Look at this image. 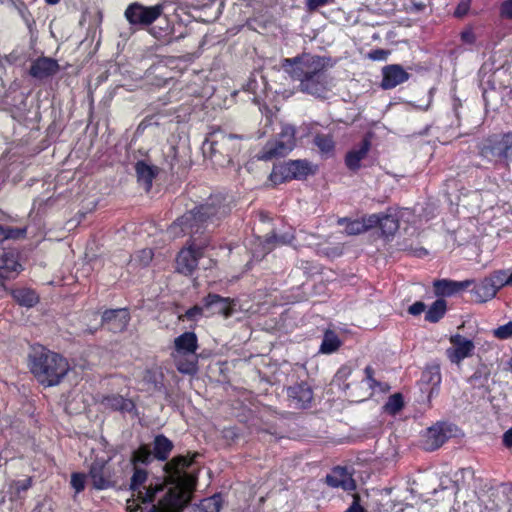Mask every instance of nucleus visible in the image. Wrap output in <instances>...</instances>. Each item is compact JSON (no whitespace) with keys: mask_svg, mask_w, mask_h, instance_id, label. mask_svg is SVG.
<instances>
[{"mask_svg":"<svg viewBox=\"0 0 512 512\" xmlns=\"http://www.w3.org/2000/svg\"><path fill=\"white\" fill-rule=\"evenodd\" d=\"M158 171V167L149 165L143 160H140L135 164L137 181L143 185L146 192L150 191L153 180L157 176Z\"/></svg>","mask_w":512,"mask_h":512,"instance_id":"5701e85b","label":"nucleus"},{"mask_svg":"<svg viewBox=\"0 0 512 512\" xmlns=\"http://www.w3.org/2000/svg\"><path fill=\"white\" fill-rule=\"evenodd\" d=\"M424 8H425V4L422 2L413 3V5H412V11H415V12H421L424 10Z\"/></svg>","mask_w":512,"mask_h":512,"instance_id":"e2e57ef3","label":"nucleus"},{"mask_svg":"<svg viewBox=\"0 0 512 512\" xmlns=\"http://www.w3.org/2000/svg\"><path fill=\"white\" fill-rule=\"evenodd\" d=\"M11 295L19 305L27 308L35 306L39 301V297L36 292L29 288L12 290Z\"/></svg>","mask_w":512,"mask_h":512,"instance_id":"cd10ccee","label":"nucleus"},{"mask_svg":"<svg viewBox=\"0 0 512 512\" xmlns=\"http://www.w3.org/2000/svg\"><path fill=\"white\" fill-rule=\"evenodd\" d=\"M229 212L230 208L219 197H210L208 202L186 212L169 227L168 231L174 237L189 234L192 238L190 246L177 256L176 269L179 273L191 275L194 272L208 246V238L202 236L212 232Z\"/></svg>","mask_w":512,"mask_h":512,"instance_id":"f03ea898","label":"nucleus"},{"mask_svg":"<svg viewBox=\"0 0 512 512\" xmlns=\"http://www.w3.org/2000/svg\"><path fill=\"white\" fill-rule=\"evenodd\" d=\"M326 482L333 488H341L344 491H353L356 488L355 480L351 473L344 467H335L330 474L326 476Z\"/></svg>","mask_w":512,"mask_h":512,"instance_id":"a211bd4d","label":"nucleus"},{"mask_svg":"<svg viewBox=\"0 0 512 512\" xmlns=\"http://www.w3.org/2000/svg\"><path fill=\"white\" fill-rule=\"evenodd\" d=\"M490 376V371L486 365H480L476 368L474 373L468 378L469 384L473 388H483L487 385Z\"/></svg>","mask_w":512,"mask_h":512,"instance_id":"7c9ffc66","label":"nucleus"},{"mask_svg":"<svg viewBox=\"0 0 512 512\" xmlns=\"http://www.w3.org/2000/svg\"><path fill=\"white\" fill-rule=\"evenodd\" d=\"M219 136L220 139H211L204 143V152L209 151L213 161L224 166L231 163L233 155L239 151V148L234 143L236 135L220 134Z\"/></svg>","mask_w":512,"mask_h":512,"instance_id":"1a4fd4ad","label":"nucleus"},{"mask_svg":"<svg viewBox=\"0 0 512 512\" xmlns=\"http://www.w3.org/2000/svg\"><path fill=\"white\" fill-rule=\"evenodd\" d=\"M26 233L25 228H12V227H4L0 225V242L7 239H19L24 237Z\"/></svg>","mask_w":512,"mask_h":512,"instance_id":"ea45409f","label":"nucleus"},{"mask_svg":"<svg viewBox=\"0 0 512 512\" xmlns=\"http://www.w3.org/2000/svg\"><path fill=\"white\" fill-rule=\"evenodd\" d=\"M47 4H50V5H55L57 4L60 0H45Z\"/></svg>","mask_w":512,"mask_h":512,"instance_id":"69168bd1","label":"nucleus"},{"mask_svg":"<svg viewBox=\"0 0 512 512\" xmlns=\"http://www.w3.org/2000/svg\"><path fill=\"white\" fill-rule=\"evenodd\" d=\"M448 439L442 425L431 427L427 430L423 447L427 451H434L441 447Z\"/></svg>","mask_w":512,"mask_h":512,"instance_id":"393cba45","label":"nucleus"},{"mask_svg":"<svg viewBox=\"0 0 512 512\" xmlns=\"http://www.w3.org/2000/svg\"><path fill=\"white\" fill-rule=\"evenodd\" d=\"M93 486L97 490H104L115 485L110 466L103 460L94 461L89 470Z\"/></svg>","mask_w":512,"mask_h":512,"instance_id":"ddd939ff","label":"nucleus"},{"mask_svg":"<svg viewBox=\"0 0 512 512\" xmlns=\"http://www.w3.org/2000/svg\"><path fill=\"white\" fill-rule=\"evenodd\" d=\"M451 347L446 350L447 358L454 364L459 365L465 358L471 357L475 350L472 340L455 334L450 337Z\"/></svg>","mask_w":512,"mask_h":512,"instance_id":"f8f14e48","label":"nucleus"},{"mask_svg":"<svg viewBox=\"0 0 512 512\" xmlns=\"http://www.w3.org/2000/svg\"><path fill=\"white\" fill-rule=\"evenodd\" d=\"M502 442L506 448H512V427L504 432Z\"/></svg>","mask_w":512,"mask_h":512,"instance_id":"4d7b16f0","label":"nucleus"},{"mask_svg":"<svg viewBox=\"0 0 512 512\" xmlns=\"http://www.w3.org/2000/svg\"><path fill=\"white\" fill-rule=\"evenodd\" d=\"M206 316L222 315L225 319L230 318L236 312V301L218 294L209 293L203 298Z\"/></svg>","mask_w":512,"mask_h":512,"instance_id":"9b49d317","label":"nucleus"},{"mask_svg":"<svg viewBox=\"0 0 512 512\" xmlns=\"http://www.w3.org/2000/svg\"><path fill=\"white\" fill-rule=\"evenodd\" d=\"M154 455L152 453L151 448L148 445H141L137 450H135L132 454L131 461L133 463V467H140V465H149L154 460Z\"/></svg>","mask_w":512,"mask_h":512,"instance_id":"c756f323","label":"nucleus"},{"mask_svg":"<svg viewBox=\"0 0 512 512\" xmlns=\"http://www.w3.org/2000/svg\"><path fill=\"white\" fill-rule=\"evenodd\" d=\"M461 40L466 44H474L476 41V36L471 27L466 28L460 34Z\"/></svg>","mask_w":512,"mask_h":512,"instance_id":"603ef678","label":"nucleus"},{"mask_svg":"<svg viewBox=\"0 0 512 512\" xmlns=\"http://www.w3.org/2000/svg\"><path fill=\"white\" fill-rule=\"evenodd\" d=\"M143 382L148 385V390L162 391L164 389L163 374L157 369H146L143 373Z\"/></svg>","mask_w":512,"mask_h":512,"instance_id":"c85d7f7f","label":"nucleus"},{"mask_svg":"<svg viewBox=\"0 0 512 512\" xmlns=\"http://www.w3.org/2000/svg\"><path fill=\"white\" fill-rule=\"evenodd\" d=\"M147 31L153 38L166 45L185 37L183 34L174 36V25L167 17L160 18L159 22L152 24Z\"/></svg>","mask_w":512,"mask_h":512,"instance_id":"4468645a","label":"nucleus"},{"mask_svg":"<svg viewBox=\"0 0 512 512\" xmlns=\"http://www.w3.org/2000/svg\"><path fill=\"white\" fill-rule=\"evenodd\" d=\"M203 315H206V308L204 307V302L202 301V305H195L189 308L184 315L179 316V319L197 321Z\"/></svg>","mask_w":512,"mask_h":512,"instance_id":"79ce46f5","label":"nucleus"},{"mask_svg":"<svg viewBox=\"0 0 512 512\" xmlns=\"http://www.w3.org/2000/svg\"><path fill=\"white\" fill-rule=\"evenodd\" d=\"M425 304L421 301H417L415 303H413L409 308H408V312L411 314V315H414V316H417V315H420L422 312L425 311Z\"/></svg>","mask_w":512,"mask_h":512,"instance_id":"5fc2aeb1","label":"nucleus"},{"mask_svg":"<svg viewBox=\"0 0 512 512\" xmlns=\"http://www.w3.org/2000/svg\"><path fill=\"white\" fill-rule=\"evenodd\" d=\"M326 65V58L308 53L282 61L285 72L300 82V90L316 97H323L330 89L331 81L326 73Z\"/></svg>","mask_w":512,"mask_h":512,"instance_id":"7ed1b4c3","label":"nucleus"},{"mask_svg":"<svg viewBox=\"0 0 512 512\" xmlns=\"http://www.w3.org/2000/svg\"><path fill=\"white\" fill-rule=\"evenodd\" d=\"M173 448V442L166 436L160 434L154 438L153 449L151 450L156 460L165 462L168 460Z\"/></svg>","mask_w":512,"mask_h":512,"instance_id":"a878e982","label":"nucleus"},{"mask_svg":"<svg viewBox=\"0 0 512 512\" xmlns=\"http://www.w3.org/2000/svg\"><path fill=\"white\" fill-rule=\"evenodd\" d=\"M192 465L193 460L183 455L166 462L163 470L170 487L159 479L147 484V470L133 467L130 489L141 504L148 505L140 507L141 512H181L189 502V490L196 484Z\"/></svg>","mask_w":512,"mask_h":512,"instance_id":"f257e3e1","label":"nucleus"},{"mask_svg":"<svg viewBox=\"0 0 512 512\" xmlns=\"http://www.w3.org/2000/svg\"><path fill=\"white\" fill-rule=\"evenodd\" d=\"M96 330H97V328H96V329H90V328H89V329H86V330H85V333L87 332V333H89V334H93V333H95V331H96Z\"/></svg>","mask_w":512,"mask_h":512,"instance_id":"338daca9","label":"nucleus"},{"mask_svg":"<svg viewBox=\"0 0 512 512\" xmlns=\"http://www.w3.org/2000/svg\"><path fill=\"white\" fill-rule=\"evenodd\" d=\"M382 75L381 87L383 89L395 88L409 79V73L398 64L385 66L382 70Z\"/></svg>","mask_w":512,"mask_h":512,"instance_id":"f3484780","label":"nucleus"},{"mask_svg":"<svg viewBox=\"0 0 512 512\" xmlns=\"http://www.w3.org/2000/svg\"><path fill=\"white\" fill-rule=\"evenodd\" d=\"M472 292L474 294L475 301L482 303L494 298L498 290L495 288L492 280L489 277H486L474 286Z\"/></svg>","mask_w":512,"mask_h":512,"instance_id":"bb28decb","label":"nucleus"},{"mask_svg":"<svg viewBox=\"0 0 512 512\" xmlns=\"http://www.w3.org/2000/svg\"><path fill=\"white\" fill-rule=\"evenodd\" d=\"M33 485V478L32 477H26L24 479L20 480H14L11 483V489L14 491L15 495L17 497H21V494L23 492H26L28 489H30Z\"/></svg>","mask_w":512,"mask_h":512,"instance_id":"37998d69","label":"nucleus"},{"mask_svg":"<svg viewBox=\"0 0 512 512\" xmlns=\"http://www.w3.org/2000/svg\"><path fill=\"white\" fill-rule=\"evenodd\" d=\"M379 227L384 236H393L399 228V221L394 215L381 214Z\"/></svg>","mask_w":512,"mask_h":512,"instance_id":"72a5a7b5","label":"nucleus"},{"mask_svg":"<svg viewBox=\"0 0 512 512\" xmlns=\"http://www.w3.org/2000/svg\"><path fill=\"white\" fill-rule=\"evenodd\" d=\"M100 403L105 409L122 413H130L135 409V404L131 399L118 394L104 396Z\"/></svg>","mask_w":512,"mask_h":512,"instance_id":"412c9836","label":"nucleus"},{"mask_svg":"<svg viewBox=\"0 0 512 512\" xmlns=\"http://www.w3.org/2000/svg\"><path fill=\"white\" fill-rule=\"evenodd\" d=\"M370 146V140L368 138H364L356 148L347 153L345 157L346 166L350 170H358L360 168V162L367 156Z\"/></svg>","mask_w":512,"mask_h":512,"instance_id":"b1692460","label":"nucleus"},{"mask_svg":"<svg viewBox=\"0 0 512 512\" xmlns=\"http://www.w3.org/2000/svg\"><path fill=\"white\" fill-rule=\"evenodd\" d=\"M365 226V232L373 227H376L380 224L381 214H371L363 217L361 220Z\"/></svg>","mask_w":512,"mask_h":512,"instance_id":"49530a36","label":"nucleus"},{"mask_svg":"<svg viewBox=\"0 0 512 512\" xmlns=\"http://www.w3.org/2000/svg\"><path fill=\"white\" fill-rule=\"evenodd\" d=\"M339 225H345V232L348 235H359L365 232V226L360 220H350L348 218H340L338 220Z\"/></svg>","mask_w":512,"mask_h":512,"instance_id":"f704fd0d","label":"nucleus"},{"mask_svg":"<svg viewBox=\"0 0 512 512\" xmlns=\"http://www.w3.org/2000/svg\"><path fill=\"white\" fill-rule=\"evenodd\" d=\"M29 366L36 380L45 387L58 385L70 369L63 356L42 346L32 349Z\"/></svg>","mask_w":512,"mask_h":512,"instance_id":"20e7f679","label":"nucleus"},{"mask_svg":"<svg viewBox=\"0 0 512 512\" xmlns=\"http://www.w3.org/2000/svg\"><path fill=\"white\" fill-rule=\"evenodd\" d=\"M334 0H307L306 6L309 11H315L319 7L333 3Z\"/></svg>","mask_w":512,"mask_h":512,"instance_id":"864d4df0","label":"nucleus"},{"mask_svg":"<svg viewBox=\"0 0 512 512\" xmlns=\"http://www.w3.org/2000/svg\"><path fill=\"white\" fill-rule=\"evenodd\" d=\"M468 8H469L468 3L461 2L455 10V16H457V17L464 16L466 14V12L468 11Z\"/></svg>","mask_w":512,"mask_h":512,"instance_id":"bf43d9fd","label":"nucleus"},{"mask_svg":"<svg viewBox=\"0 0 512 512\" xmlns=\"http://www.w3.org/2000/svg\"><path fill=\"white\" fill-rule=\"evenodd\" d=\"M279 242L282 244L287 243V241L283 237H278L276 234L267 235L265 237L264 247L267 251H270L273 248V244Z\"/></svg>","mask_w":512,"mask_h":512,"instance_id":"8fccbe9b","label":"nucleus"},{"mask_svg":"<svg viewBox=\"0 0 512 512\" xmlns=\"http://www.w3.org/2000/svg\"><path fill=\"white\" fill-rule=\"evenodd\" d=\"M71 487L75 490V493L78 494L85 489L86 485V476L83 473L74 472L71 475L70 480Z\"/></svg>","mask_w":512,"mask_h":512,"instance_id":"c03bdc74","label":"nucleus"},{"mask_svg":"<svg viewBox=\"0 0 512 512\" xmlns=\"http://www.w3.org/2000/svg\"><path fill=\"white\" fill-rule=\"evenodd\" d=\"M311 172L310 164L306 160H294L284 165L274 166L270 179L274 183L290 179H302Z\"/></svg>","mask_w":512,"mask_h":512,"instance_id":"9d476101","label":"nucleus"},{"mask_svg":"<svg viewBox=\"0 0 512 512\" xmlns=\"http://www.w3.org/2000/svg\"><path fill=\"white\" fill-rule=\"evenodd\" d=\"M501 17L512 19V0H505L500 7Z\"/></svg>","mask_w":512,"mask_h":512,"instance_id":"3c124183","label":"nucleus"},{"mask_svg":"<svg viewBox=\"0 0 512 512\" xmlns=\"http://www.w3.org/2000/svg\"><path fill=\"white\" fill-rule=\"evenodd\" d=\"M197 349L198 339L194 332L187 331L175 338L172 357L179 372L192 375L197 371Z\"/></svg>","mask_w":512,"mask_h":512,"instance_id":"423d86ee","label":"nucleus"},{"mask_svg":"<svg viewBox=\"0 0 512 512\" xmlns=\"http://www.w3.org/2000/svg\"><path fill=\"white\" fill-rule=\"evenodd\" d=\"M21 269L14 252L0 249V285H4L5 280L15 278Z\"/></svg>","mask_w":512,"mask_h":512,"instance_id":"dca6fc26","label":"nucleus"},{"mask_svg":"<svg viewBox=\"0 0 512 512\" xmlns=\"http://www.w3.org/2000/svg\"><path fill=\"white\" fill-rule=\"evenodd\" d=\"M221 507L220 496L214 495L209 498H205L200 502V512H219Z\"/></svg>","mask_w":512,"mask_h":512,"instance_id":"58836bf2","label":"nucleus"},{"mask_svg":"<svg viewBox=\"0 0 512 512\" xmlns=\"http://www.w3.org/2000/svg\"><path fill=\"white\" fill-rule=\"evenodd\" d=\"M129 320L130 315L126 309H111L103 313L101 324L109 331L117 333L126 329Z\"/></svg>","mask_w":512,"mask_h":512,"instance_id":"2eb2a0df","label":"nucleus"},{"mask_svg":"<svg viewBox=\"0 0 512 512\" xmlns=\"http://www.w3.org/2000/svg\"><path fill=\"white\" fill-rule=\"evenodd\" d=\"M364 374H365L364 380L367 381L368 386L371 390V392L369 393V396H371L373 394V392L376 390V388H378V390L382 391V392L387 389L386 384H383L374 378V369L371 366H367L364 369Z\"/></svg>","mask_w":512,"mask_h":512,"instance_id":"e433bc0d","label":"nucleus"},{"mask_svg":"<svg viewBox=\"0 0 512 512\" xmlns=\"http://www.w3.org/2000/svg\"><path fill=\"white\" fill-rule=\"evenodd\" d=\"M472 281H453L448 279L436 280L433 283L434 292L437 296H451L470 286Z\"/></svg>","mask_w":512,"mask_h":512,"instance_id":"4be33fe9","label":"nucleus"},{"mask_svg":"<svg viewBox=\"0 0 512 512\" xmlns=\"http://www.w3.org/2000/svg\"><path fill=\"white\" fill-rule=\"evenodd\" d=\"M341 345V341L334 331L327 330L324 334L320 352L323 354H331L335 352Z\"/></svg>","mask_w":512,"mask_h":512,"instance_id":"473e14b6","label":"nucleus"},{"mask_svg":"<svg viewBox=\"0 0 512 512\" xmlns=\"http://www.w3.org/2000/svg\"><path fill=\"white\" fill-rule=\"evenodd\" d=\"M288 396L295 408H307L313 399V392L309 385L300 383L288 388Z\"/></svg>","mask_w":512,"mask_h":512,"instance_id":"aec40b11","label":"nucleus"},{"mask_svg":"<svg viewBox=\"0 0 512 512\" xmlns=\"http://www.w3.org/2000/svg\"><path fill=\"white\" fill-rule=\"evenodd\" d=\"M60 67L56 60L49 57H40L30 66L29 73L37 79H44L56 74Z\"/></svg>","mask_w":512,"mask_h":512,"instance_id":"6ab92c4d","label":"nucleus"},{"mask_svg":"<svg viewBox=\"0 0 512 512\" xmlns=\"http://www.w3.org/2000/svg\"><path fill=\"white\" fill-rule=\"evenodd\" d=\"M165 4L157 3L152 6H146L140 2L130 3L125 11L124 17L129 23V27L120 36L124 39L130 38L136 31L148 30L164 14Z\"/></svg>","mask_w":512,"mask_h":512,"instance_id":"39448f33","label":"nucleus"},{"mask_svg":"<svg viewBox=\"0 0 512 512\" xmlns=\"http://www.w3.org/2000/svg\"><path fill=\"white\" fill-rule=\"evenodd\" d=\"M509 270H498L489 276L495 288L499 290L504 286H509Z\"/></svg>","mask_w":512,"mask_h":512,"instance_id":"a19ab883","label":"nucleus"},{"mask_svg":"<svg viewBox=\"0 0 512 512\" xmlns=\"http://www.w3.org/2000/svg\"><path fill=\"white\" fill-rule=\"evenodd\" d=\"M493 335L501 340L509 339L512 337V321L499 326L493 330Z\"/></svg>","mask_w":512,"mask_h":512,"instance_id":"a18cd8bd","label":"nucleus"},{"mask_svg":"<svg viewBox=\"0 0 512 512\" xmlns=\"http://www.w3.org/2000/svg\"><path fill=\"white\" fill-rule=\"evenodd\" d=\"M295 133L296 130L292 125H283L277 139L266 143L263 147L259 159L269 161L286 156L295 147Z\"/></svg>","mask_w":512,"mask_h":512,"instance_id":"6e6552de","label":"nucleus"},{"mask_svg":"<svg viewBox=\"0 0 512 512\" xmlns=\"http://www.w3.org/2000/svg\"><path fill=\"white\" fill-rule=\"evenodd\" d=\"M314 144L324 154L332 153L335 147L332 136L328 134H317L314 138Z\"/></svg>","mask_w":512,"mask_h":512,"instance_id":"c9c22d12","label":"nucleus"},{"mask_svg":"<svg viewBox=\"0 0 512 512\" xmlns=\"http://www.w3.org/2000/svg\"><path fill=\"white\" fill-rule=\"evenodd\" d=\"M359 496L357 494L353 495V502L350 507L345 512H364V508L359 503Z\"/></svg>","mask_w":512,"mask_h":512,"instance_id":"6e6d98bb","label":"nucleus"},{"mask_svg":"<svg viewBox=\"0 0 512 512\" xmlns=\"http://www.w3.org/2000/svg\"><path fill=\"white\" fill-rule=\"evenodd\" d=\"M403 405L401 394L396 393L388 398V401L384 405V410L391 415H395L403 408Z\"/></svg>","mask_w":512,"mask_h":512,"instance_id":"4c0bfd02","label":"nucleus"},{"mask_svg":"<svg viewBox=\"0 0 512 512\" xmlns=\"http://www.w3.org/2000/svg\"><path fill=\"white\" fill-rule=\"evenodd\" d=\"M351 374V369L349 367H342L338 370L337 375L339 377H348Z\"/></svg>","mask_w":512,"mask_h":512,"instance_id":"052dcab7","label":"nucleus"},{"mask_svg":"<svg viewBox=\"0 0 512 512\" xmlns=\"http://www.w3.org/2000/svg\"><path fill=\"white\" fill-rule=\"evenodd\" d=\"M480 154L488 160L512 162V131L487 137L481 144Z\"/></svg>","mask_w":512,"mask_h":512,"instance_id":"0eeeda50","label":"nucleus"},{"mask_svg":"<svg viewBox=\"0 0 512 512\" xmlns=\"http://www.w3.org/2000/svg\"><path fill=\"white\" fill-rule=\"evenodd\" d=\"M509 286H512V272L509 274Z\"/></svg>","mask_w":512,"mask_h":512,"instance_id":"774afa93","label":"nucleus"},{"mask_svg":"<svg viewBox=\"0 0 512 512\" xmlns=\"http://www.w3.org/2000/svg\"><path fill=\"white\" fill-rule=\"evenodd\" d=\"M152 258L153 252L151 249H142L135 256V260L138 261L143 266L148 265L151 262Z\"/></svg>","mask_w":512,"mask_h":512,"instance_id":"de8ad7c7","label":"nucleus"},{"mask_svg":"<svg viewBox=\"0 0 512 512\" xmlns=\"http://www.w3.org/2000/svg\"><path fill=\"white\" fill-rule=\"evenodd\" d=\"M428 373L431 375L429 378L430 382H433L435 384H438L440 382V373L438 367L431 368Z\"/></svg>","mask_w":512,"mask_h":512,"instance_id":"13d9d810","label":"nucleus"},{"mask_svg":"<svg viewBox=\"0 0 512 512\" xmlns=\"http://www.w3.org/2000/svg\"><path fill=\"white\" fill-rule=\"evenodd\" d=\"M390 54L389 50L375 49L368 53V58L373 61H385Z\"/></svg>","mask_w":512,"mask_h":512,"instance_id":"09e8293b","label":"nucleus"},{"mask_svg":"<svg viewBox=\"0 0 512 512\" xmlns=\"http://www.w3.org/2000/svg\"><path fill=\"white\" fill-rule=\"evenodd\" d=\"M19 13L22 16V18L27 22L28 21L27 16L30 15V13L24 4H22V6L19 8Z\"/></svg>","mask_w":512,"mask_h":512,"instance_id":"680f3d73","label":"nucleus"},{"mask_svg":"<svg viewBox=\"0 0 512 512\" xmlns=\"http://www.w3.org/2000/svg\"><path fill=\"white\" fill-rule=\"evenodd\" d=\"M427 250L424 248H419L414 251V255L418 257H422L423 255H427Z\"/></svg>","mask_w":512,"mask_h":512,"instance_id":"0e129e2a","label":"nucleus"},{"mask_svg":"<svg viewBox=\"0 0 512 512\" xmlns=\"http://www.w3.org/2000/svg\"><path fill=\"white\" fill-rule=\"evenodd\" d=\"M446 310V301L444 299H437L427 310L425 320L430 323H437L445 315Z\"/></svg>","mask_w":512,"mask_h":512,"instance_id":"2f4dec72","label":"nucleus"}]
</instances>
